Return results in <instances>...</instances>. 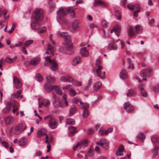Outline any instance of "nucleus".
<instances>
[{
	"instance_id": "7",
	"label": "nucleus",
	"mask_w": 159,
	"mask_h": 159,
	"mask_svg": "<svg viewBox=\"0 0 159 159\" xmlns=\"http://www.w3.org/2000/svg\"><path fill=\"white\" fill-rule=\"evenodd\" d=\"M96 144L103 147L105 150H107L109 148V142L108 140L106 138H102L100 139V141L96 143Z\"/></svg>"
},
{
	"instance_id": "56",
	"label": "nucleus",
	"mask_w": 159,
	"mask_h": 159,
	"mask_svg": "<svg viewBox=\"0 0 159 159\" xmlns=\"http://www.w3.org/2000/svg\"><path fill=\"white\" fill-rule=\"evenodd\" d=\"M102 25L104 28L107 27V22L105 20H103L102 22Z\"/></svg>"
},
{
	"instance_id": "53",
	"label": "nucleus",
	"mask_w": 159,
	"mask_h": 159,
	"mask_svg": "<svg viewBox=\"0 0 159 159\" xmlns=\"http://www.w3.org/2000/svg\"><path fill=\"white\" fill-rule=\"evenodd\" d=\"M46 30V28L45 27L43 26L41 27L39 30L38 31V33L40 34L45 32Z\"/></svg>"
},
{
	"instance_id": "60",
	"label": "nucleus",
	"mask_w": 159,
	"mask_h": 159,
	"mask_svg": "<svg viewBox=\"0 0 159 159\" xmlns=\"http://www.w3.org/2000/svg\"><path fill=\"white\" fill-rule=\"evenodd\" d=\"M72 102L74 103L77 104L79 102H80V101L77 98H74L72 99Z\"/></svg>"
},
{
	"instance_id": "64",
	"label": "nucleus",
	"mask_w": 159,
	"mask_h": 159,
	"mask_svg": "<svg viewBox=\"0 0 159 159\" xmlns=\"http://www.w3.org/2000/svg\"><path fill=\"white\" fill-rule=\"evenodd\" d=\"M154 91L158 92L159 91V84L157 85L156 87L153 88Z\"/></svg>"
},
{
	"instance_id": "34",
	"label": "nucleus",
	"mask_w": 159,
	"mask_h": 159,
	"mask_svg": "<svg viewBox=\"0 0 159 159\" xmlns=\"http://www.w3.org/2000/svg\"><path fill=\"white\" fill-rule=\"evenodd\" d=\"M124 149V147L123 145H120L118 150L116 151V154L117 155L120 156L122 154V152Z\"/></svg>"
},
{
	"instance_id": "24",
	"label": "nucleus",
	"mask_w": 159,
	"mask_h": 159,
	"mask_svg": "<svg viewBox=\"0 0 159 159\" xmlns=\"http://www.w3.org/2000/svg\"><path fill=\"white\" fill-rule=\"evenodd\" d=\"M81 61V57H76L72 62L71 64L73 66H75L80 62Z\"/></svg>"
},
{
	"instance_id": "48",
	"label": "nucleus",
	"mask_w": 159,
	"mask_h": 159,
	"mask_svg": "<svg viewBox=\"0 0 159 159\" xmlns=\"http://www.w3.org/2000/svg\"><path fill=\"white\" fill-rule=\"evenodd\" d=\"M81 143L78 142L76 145L73 147V149L75 151H77L80 149L81 148Z\"/></svg>"
},
{
	"instance_id": "36",
	"label": "nucleus",
	"mask_w": 159,
	"mask_h": 159,
	"mask_svg": "<svg viewBox=\"0 0 159 159\" xmlns=\"http://www.w3.org/2000/svg\"><path fill=\"white\" fill-rule=\"evenodd\" d=\"M14 119L13 117L11 116H8L5 119V123L7 124H10L13 121Z\"/></svg>"
},
{
	"instance_id": "28",
	"label": "nucleus",
	"mask_w": 159,
	"mask_h": 159,
	"mask_svg": "<svg viewBox=\"0 0 159 159\" xmlns=\"http://www.w3.org/2000/svg\"><path fill=\"white\" fill-rule=\"evenodd\" d=\"M51 69L53 71H56L58 69V65L54 60H52V62H51Z\"/></svg>"
},
{
	"instance_id": "20",
	"label": "nucleus",
	"mask_w": 159,
	"mask_h": 159,
	"mask_svg": "<svg viewBox=\"0 0 159 159\" xmlns=\"http://www.w3.org/2000/svg\"><path fill=\"white\" fill-rule=\"evenodd\" d=\"M11 102H9L7 103L6 107L3 108L2 111L3 113L4 114L8 113L11 110Z\"/></svg>"
},
{
	"instance_id": "51",
	"label": "nucleus",
	"mask_w": 159,
	"mask_h": 159,
	"mask_svg": "<svg viewBox=\"0 0 159 159\" xmlns=\"http://www.w3.org/2000/svg\"><path fill=\"white\" fill-rule=\"evenodd\" d=\"M138 138L143 142V140L145 138V136L143 134H141L138 136Z\"/></svg>"
},
{
	"instance_id": "11",
	"label": "nucleus",
	"mask_w": 159,
	"mask_h": 159,
	"mask_svg": "<svg viewBox=\"0 0 159 159\" xmlns=\"http://www.w3.org/2000/svg\"><path fill=\"white\" fill-rule=\"evenodd\" d=\"M21 93V91L20 90H18L16 93H15L11 95V100L17 99H21L23 98V96L20 95Z\"/></svg>"
},
{
	"instance_id": "25",
	"label": "nucleus",
	"mask_w": 159,
	"mask_h": 159,
	"mask_svg": "<svg viewBox=\"0 0 159 159\" xmlns=\"http://www.w3.org/2000/svg\"><path fill=\"white\" fill-rule=\"evenodd\" d=\"M68 129L70 133L69 134V136H71L74 135L77 131H76V128L72 126H70L69 127Z\"/></svg>"
},
{
	"instance_id": "29",
	"label": "nucleus",
	"mask_w": 159,
	"mask_h": 159,
	"mask_svg": "<svg viewBox=\"0 0 159 159\" xmlns=\"http://www.w3.org/2000/svg\"><path fill=\"white\" fill-rule=\"evenodd\" d=\"M28 142L27 139H26L21 137L19 139V144L20 146H23L26 144Z\"/></svg>"
},
{
	"instance_id": "32",
	"label": "nucleus",
	"mask_w": 159,
	"mask_h": 159,
	"mask_svg": "<svg viewBox=\"0 0 159 159\" xmlns=\"http://www.w3.org/2000/svg\"><path fill=\"white\" fill-rule=\"evenodd\" d=\"M128 8L131 10H136L139 8L138 4H136L133 5L131 4H128L127 6Z\"/></svg>"
},
{
	"instance_id": "3",
	"label": "nucleus",
	"mask_w": 159,
	"mask_h": 159,
	"mask_svg": "<svg viewBox=\"0 0 159 159\" xmlns=\"http://www.w3.org/2000/svg\"><path fill=\"white\" fill-rule=\"evenodd\" d=\"M44 88L48 92L52 91L55 90L57 93L61 95L62 92L59 86L56 85H50L48 83H46L44 84Z\"/></svg>"
},
{
	"instance_id": "41",
	"label": "nucleus",
	"mask_w": 159,
	"mask_h": 159,
	"mask_svg": "<svg viewBox=\"0 0 159 159\" xmlns=\"http://www.w3.org/2000/svg\"><path fill=\"white\" fill-rule=\"evenodd\" d=\"M128 34L129 36L132 37L135 34V32H134L133 28L132 27H130L128 30Z\"/></svg>"
},
{
	"instance_id": "63",
	"label": "nucleus",
	"mask_w": 159,
	"mask_h": 159,
	"mask_svg": "<svg viewBox=\"0 0 159 159\" xmlns=\"http://www.w3.org/2000/svg\"><path fill=\"white\" fill-rule=\"evenodd\" d=\"M136 10L135 11H134V16L135 17H137L138 16V15L137 13L138 12H139L140 11V10L139 8L138 9H136Z\"/></svg>"
},
{
	"instance_id": "52",
	"label": "nucleus",
	"mask_w": 159,
	"mask_h": 159,
	"mask_svg": "<svg viewBox=\"0 0 159 159\" xmlns=\"http://www.w3.org/2000/svg\"><path fill=\"white\" fill-rule=\"evenodd\" d=\"M43 102L44 103V105L45 107H48L50 105V101L48 99L43 100Z\"/></svg>"
},
{
	"instance_id": "47",
	"label": "nucleus",
	"mask_w": 159,
	"mask_h": 159,
	"mask_svg": "<svg viewBox=\"0 0 159 159\" xmlns=\"http://www.w3.org/2000/svg\"><path fill=\"white\" fill-rule=\"evenodd\" d=\"M36 79L37 81L39 82L42 81L43 80L42 75L39 74H37L36 75Z\"/></svg>"
},
{
	"instance_id": "18",
	"label": "nucleus",
	"mask_w": 159,
	"mask_h": 159,
	"mask_svg": "<svg viewBox=\"0 0 159 159\" xmlns=\"http://www.w3.org/2000/svg\"><path fill=\"white\" fill-rule=\"evenodd\" d=\"M120 76L122 79L127 78L128 74L127 71L125 70H121L120 73Z\"/></svg>"
},
{
	"instance_id": "21",
	"label": "nucleus",
	"mask_w": 159,
	"mask_h": 159,
	"mask_svg": "<svg viewBox=\"0 0 159 159\" xmlns=\"http://www.w3.org/2000/svg\"><path fill=\"white\" fill-rule=\"evenodd\" d=\"M102 84L101 82L98 81L95 83L93 87V90L95 92L97 91L101 88Z\"/></svg>"
},
{
	"instance_id": "19",
	"label": "nucleus",
	"mask_w": 159,
	"mask_h": 159,
	"mask_svg": "<svg viewBox=\"0 0 159 159\" xmlns=\"http://www.w3.org/2000/svg\"><path fill=\"white\" fill-rule=\"evenodd\" d=\"M81 54L83 57H87L89 54V52L86 49L85 47L81 48L80 50Z\"/></svg>"
},
{
	"instance_id": "54",
	"label": "nucleus",
	"mask_w": 159,
	"mask_h": 159,
	"mask_svg": "<svg viewBox=\"0 0 159 159\" xmlns=\"http://www.w3.org/2000/svg\"><path fill=\"white\" fill-rule=\"evenodd\" d=\"M33 43V40H28L26 41L24 44L25 46H28L29 45Z\"/></svg>"
},
{
	"instance_id": "9",
	"label": "nucleus",
	"mask_w": 159,
	"mask_h": 159,
	"mask_svg": "<svg viewBox=\"0 0 159 159\" xmlns=\"http://www.w3.org/2000/svg\"><path fill=\"white\" fill-rule=\"evenodd\" d=\"M11 106H12L13 109L12 112L13 114H15L19 109V103L15 99L11 100Z\"/></svg>"
},
{
	"instance_id": "33",
	"label": "nucleus",
	"mask_w": 159,
	"mask_h": 159,
	"mask_svg": "<svg viewBox=\"0 0 159 159\" xmlns=\"http://www.w3.org/2000/svg\"><path fill=\"white\" fill-rule=\"evenodd\" d=\"M46 130L44 129H42L39 130L38 132L37 137L40 138L43 135L46 134Z\"/></svg>"
},
{
	"instance_id": "10",
	"label": "nucleus",
	"mask_w": 159,
	"mask_h": 159,
	"mask_svg": "<svg viewBox=\"0 0 159 159\" xmlns=\"http://www.w3.org/2000/svg\"><path fill=\"white\" fill-rule=\"evenodd\" d=\"M97 68L96 70V71L98 76L101 79L104 78L105 76V72L103 71L102 73L101 70L102 69V66H96Z\"/></svg>"
},
{
	"instance_id": "61",
	"label": "nucleus",
	"mask_w": 159,
	"mask_h": 159,
	"mask_svg": "<svg viewBox=\"0 0 159 159\" xmlns=\"http://www.w3.org/2000/svg\"><path fill=\"white\" fill-rule=\"evenodd\" d=\"M4 61L3 60V59L2 58H1L0 60V69L1 70H2V64H4Z\"/></svg>"
},
{
	"instance_id": "43",
	"label": "nucleus",
	"mask_w": 159,
	"mask_h": 159,
	"mask_svg": "<svg viewBox=\"0 0 159 159\" xmlns=\"http://www.w3.org/2000/svg\"><path fill=\"white\" fill-rule=\"evenodd\" d=\"M136 34H139L141 33L142 31V27L139 25H137L135 27Z\"/></svg>"
},
{
	"instance_id": "59",
	"label": "nucleus",
	"mask_w": 159,
	"mask_h": 159,
	"mask_svg": "<svg viewBox=\"0 0 159 159\" xmlns=\"http://www.w3.org/2000/svg\"><path fill=\"white\" fill-rule=\"evenodd\" d=\"M16 27V25L15 24L13 23L12 25V27L11 28L10 30H9L8 32V33L11 34V33L12 32L14 31V30Z\"/></svg>"
},
{
	"instance_id": "49",
	"label": "nucleus",
	"mask_w": 159,
	"mask_h": 159,
	"mask_svg": "<svg viewBox=\"0 0 159 159\" xmlns=\"http://www.w3.org/2000/svg\"><path fill=\"white\" fill-rule=\"evenodd\" d=\"M66 123L67 124L73 125L75 124V120L71 118L67 119L66 120Z\"/></svg>"
},
{
	"instance_id": "37",
	"label": "nucleus",
	"mask_w": 159,
	"mask_h": 159,
	"mask_svg": "<svg viewBox=\"0 0 159 159\" xmlns=\"http://www.w3.org/2000/svg\"><path fill=\"white\" fill-rule=\"evenodd\" d=\"M151 140L152 142L154 143H157L159 144V138L157 135L152 136L151 137Z\"/></svg>"
},
{
	"instance_id": "46",
	"label": "nucleus",
	"mask_w": 159,
	"mask_h": 159,
	"mask_svg": "<svg viewBox=\"0 0 159 159\" xmlns=\"http://www.w3.org/2000/svg\"><path fill=\"white\" fill-rule=\"evenodd\" d=\"M159 146L158 145L156 144L153 150V155L154 156L157 155L158 153Z\"/></svg>"
},
{
	"instance_id": "2",
	"label": "nucleus",
	"mask_w": 159,
	"mask_h": 159,
	"mask_svg": "<svg viewBox=\"0 0 159 159\" xmlns=\"http://www.w3.org/2000/svg\"><path fill=\"white\" fill-rule=\"evenodd\" d=\"M58 35L59 37L63 38L66 42L65 44V49H64L63 50L61 49V51L67 54H71L73 52V46L71 43L70 36L68 35V33L66 32H61V31L58 32Z\"/></svg>"
},
{
	"instance_id": "8",
	"label": "nucleus",
	"mask_w": 159,
	"mask_h": 159,
	"mask_svg": "<svg viewBox=\"0 0 159 159\" xmlns=\"http://www.w3.org/2000/svg\"><path fill=\"white\" fill-rule=\"evenodd\" d=\"M152 71V70L151 68H148L147 69L143 70L141 71V75L142 77L144 78H143V80H147L146 78L145 77H149L150 76Z\"/></svg>"
},
{
	"instance_id": "57",
	"label": "nucleus",
	"mask_w": 159,
	"mask_h": 159,
	"mask_svg": "<svg viewBox=\"0 0 159 159\" xmlns=\"http://www.w3.org/2000/svg\"><path fill=\"white\" fill-rule=\"evenodd\" d=\"M81 143L82 145L85 146H87L88 144V141L86 139H84L82 140L81 141Z\"/></svg>"
},
{
	"instance_id": "22",
	"label": "nucleus",
	"mask_w": 159,
	"mask_h": 159,
	"mask_svg": "<svg viewBox=\"0 0 159 159\" xmlns=\"http://www.w3.org/2000/svg\"><path fill=\"white\" fill-rule=\"evenodd\" d=\"M61 81L63 82H70L73 81V79L70 77V76H62L61 78Z\"/></svg>"
},
{
	"instance_id": "42",
	"label": "nucleus",
	"mask_w": 159,
	"mask_h": 159,
	"mask_svg": "<svg viewBox=\"0 0 159 159\" xmlns=\"http://www.w3.org/2000/svg\"><path fill=\"white\" fill-rule=\"evenodd\" d=\"M47 80L48 81V82L49 84L50 85H52L50 84V83H53L55 81V79L54 78L52 77L50 75H48L46 77Z\"/></svg>"
},
{
	"instance_id": "27",
	"label": "nucleus",
	"mask_w": 159,
	"mask_h": 159,
	"mask_svg": "<svg viewBox=\"0 0 159 159\" xmlns=\"http://www.w3.org/2000/svg\"><path fill=\"white\" fill-rule=\"evenodd\" d=\"M139 89L140 90L141 95L144 97L147 96V93L145 91L144 88L143 87V85L141 84L139 85Z\"/></svg>"
},
{
	"instance_id": "40",
	"label": "nucleus",
	"mask_w": 159,
	"mask_h": 159,
	"mask_svg": "<svg viewBox=\"0 0 159 159\" xmlns=\"http://www.w3.org/2000/svg\"><path fill=\"white\" fill-rule=\"evenodd\" d=\"M80 105H82V108L84 110H88L89 108V105L87 103H84L82 102H80V104L78 105L80 106Z\"/></svg>"
},
{
	"instance_id": "58",
	"label": "nucleus",
	"mask_w": 159,
	"mask_h": 159,
	"mask_svg": "<svg viewBox=\"0 0 159 159\" xmlns=\"http://www.w3.org/2000/svg\"><path fill=\"white\" fill-rule=\"evenodd\" d=\"M106 130H104L102 128H100L99 131V134L103 135H107L105 134Z\"/></svg>"
},
{
	"instance_id": "45",
	"label": "nucleus",
	"mask_w": 159,
	"mask_h": 159,
	"mask_svg": "<svg viewBox=\"0 0 159 159\" xmlns=\"http://www.w3.org/2000/svg\"><path fill=\"white\" fill-rule=\"evenodd\" d=\"M115 14L117 19L119 20L121 18V13L120 11L116 10L115 11Z\"/></svg>"
},
{
	"instance_id": "23",
	"label": "nucleus",
	"mask_w": 159,
	"mask_h": 159,
	"mask_svg": "<svg viewBox=\"0 0 159 159\" xmlns=\"http://www.w3.org/2000/svg\"><path fill=\"white\" fill-rule=\"evenodd\" d=\"M43 58L45 60L44 62V66H48L49 64H51V62H52V60L51 59V56L44 57Z\"/></svg>"
},
{
	"instance_id": "38",
	"label": "nucleus",
	"mask_w": 159,
	"mask_h": 159,
	"mask_svg": "<svg viewBox=\"0 0 159 159\" xmlns=\"http://www.w3.org/2000/svg\"><path fill=\"white\" fill-rule=\"evenodd\" d=\"M53 105L54 107L56 108H58L61 106V102L58 100V99H56L54 100L53 102Z\"/></svg>"
},
{
	"instance_id": "55",
	"label": "nucleus",
	"mask_w": 159,
	"mask_h": 159,
	"mask_svg": "<svg viewBox=\"0 0 159 159\" xmlns=\"http://www.w3.org/2000/svg\"><path fill=\"white\" fill-rule=\"evenodd\" d=\"M89 113L88 110H84L83 113V116L84 118H86L88 116Z\"/></svg>"
},
{
	"instance_id": "26",
	"label": "nucleus",
	"mask_w": 159,
	"mask_h": 159,
	"mask_svg": "<svg viewBox=\"0 0 159 159\" xmlns=\"http://www.w3.org/2000/svg\"><path fill=\"white\" fill-rule=\"evenodd\" d=\"M39 61L40 59L39 58H34L31 60L30 64L33 66H35L39 62Z\"/></svg>"
},
{
	"instance_id": "13",
	"label": "nucleus",
	"mask_w": 159,
	"mask_h": 159,
	"mask_svg": "<svg viewBox=\"0 0 159 159\" xmlns=\"http://www.w3.org/2000/svg\"><path fill=\"white\" fill-rule=\"evenodd\" d=\"M13 82L15 84V87L18 89H19L22 87L21 82L18 78L16 76L13 77Z\"/></svg>"
},
{
	"instance_id": "1",
	"label": "nucleus",
	"mask_w": 159,
	"mask_h": 159,
	"mask_svg": "<svg viewBox=\"0 0 159 159\" xmlns=\"http://www.w3.org/2000/svg\"><path fill=\"white\" fill-rule=\"evenodd\" d=\"M75 10L72 7L66 9H64L62 7L60 8L57 12V19L58 22L60 24H66L67 21L65 16L69 13L70 14L71 16L75 17Z\"/></svg>"
},
{
	"instance_id": "39",
	"label": "nucleus",
	"mask_w": 159,
	"mask_h": 159,
	"mask_svg": "<svg viewBox=\"0 0 159 159\" xmlns=\"http://www.w3.org/2000/svg\"><path fill=\"white\" fill-rule=\"evenodd\" d=\"M67 98V95L66 94H64L62 98V103L66 106L68 105Z\"/></svg>"
},
{
	"instance_id": "35",
	"label": "nucleus",
	"mask_w": 159,
	"mask_h": 159,
	"mask_svg": "<svg viewBox=\"0 0 159 159\" xmlns=\"http://www.w3.org/2000/svg\"><path fill=\"white\" fill-rule=\"evenodd\" d=\"M76 110V109L74 105H72L71 106L70 108V113H69V116H72L74 114Z\"/></svg>"
},
{
	"instance_id": "14",
	"label": "nucleus",
	"mask_w": 159,
	"mask_h": 159,
	"mask_svg": "<svg viewBox=\"0 0 159 159\" xmlns=\"http://www.w3.org/2000/svg\"><path fill=\"white\" fill-rule=\"evenodd\" d=\"M34 21L31 23V27L32 29L35 30H38L41 26L40 23L39 21Z\"/></svg>"
},
{
	"instance_id": "12",
	"label": "nucleus",
	"mask_w": 159,
	"mask_h": 159,
	"mask_svg": "<svg viewBox=\"0 0 159 159\" xmlns=\"http://www.w3.org/2000/svg\"><path fill=\"white\" fill-rule=\"evenodd\" d=\"M124 108L126 112H128L133 111L134 109L133 106L130 104L129 102H128L124 104Z\"/></svg>"
},
{
	"instance_id": "50",
	"label": "nucleus",
	"mask_w": 159,
	"mask_h": 159,
	"mask_svg": "<svg viewBox=\"0 0 159 159\" xmlns=\"http://www.w3.org/2000/svg\"><path fill=\"white\" fill-rule=\"evenodd\" d=\"M69 90V93L71 96H74L76 94V92L73 89L71 88Z\"/></svg>"
},
{
	"instance_id": "4",
	"label": "nucleus",
	"mask_w": 159,
	"mask_h": 159,
	"mask_svg": "<svg viewBox=\"0 0 159 159\" xmlns=\"http://www.w3.org/2000/svg\"><path fill=\"white\" fill-rule=\"evenodd\" d=\"M43 10L40 8H37L35 10L33 15V19L35 21H40L43 19Z\"/></svg>"
},
{
	"instance_id": "16",
	"label": "nucleus",
	"mask_w": 159,
	"mask_h": 159,
	"mask_svg": "<svg viewBox=\"0 0 159 159\" xmlns=\"http://www.w3.org/2000/svg\"><path fill=\"white\" fill-rule=\"evenodd\" d=\"M117 46L114 42L112 41L108 45L107 49L111 50H115L117 49Z\"/></svg>"
},
{
	"instance_id": "6",
	"label": "nucleus",
	"mask_w": 159,
	"mask_h": 159,
	"mask_svg": "<svg viewBox=\"0 0 159 159\" xmlns=\"http://www.w3.org/2000/svg\"><path fill=\"white\" fill-rule=\"evenodd\" d=\"M26 126L23 128V125L22 123L19 124L15 128L14 127L13 133L15 134L18 135L22 133L26 128Z\"/></svg>"
},
{
	"instance_id": "17",
	"label": "nucleus",
	"mask_w": 159,
	"mask_h": 159,
	"mask_svg": "<svg viewBox=\"0 0 159 159\" xmlns=\"http://www.w3.org/2000/svg\"><path fill=\"white\" fill-rule=\"evenodd\" d=\"M54 47L51 46L50 44H48L47 47L46 54L51 53L52 55H54Z\"/></svg>"
},
{
	"instance_id": "44",
	"label": "nucleus",
	"mask_w": 159,
	"mask_h": 159,
	"mask_svg": "<svg viewBox=\"0 0 159 159\" xmlns=\"http://www.w3.org/2000/svg\"><path fill=\"white\" fill-rule=\"evenodd\" d=\"M136 95V93L132 89H130L128 91L126 95L128 97H130L134 96Z\"/></svg>"
},
{
	"instance_id": "15",
	"label": "nucleus",
	"mask_w": 159,
	"mask_h": 159,
	"mask_svg": "<svg viewBox=\"0 0 159 159\" xmlns=\"http://www.w3.org/2000/svg\"><path fill=\"white\" fill-rule=\"evenodd\" d=\"M80 23V21L78 20H74L72 24V27L73 30H78L80 29V28L78 26Z\"/></svg>"
},
{
	"instance_id": "62",
	"label": "nucleus",
	"mask_w": 159,
	"mask_h": 159,
	"mask_svg": "<svg viewBox=\"0 0 159 159\" xmlns=\"http://www.w3.org/2000/svg\"><path fill=\"white\" fill-rule=\"evenodd\" d=\"M2 144L6 148H8L9 147L8 143L5 142H2Z\"/></svg>"
},
{
	"instance_id": "5",
	"label": "nucleus",
	"mask_w": 159,
	"mask_h": 159,
	"mask_svg": "<svg viewBox=\"0 0 159 159\" xmlns=\"http://www.w3.org/2000/svg\"><path fill=\"white\" fill-rule=\"evenodd\" d=\"M49 118H50L48 124L49 127L52 129L56 128L58 125L56 120L54 118L51 117L50 116H48L45 117L44 119L46 120Z\"/></svg>"
},
{
	"instance_id": "30",
	"label": "nucleus",
	"mask_w": 159,
	"mask_h": 159,
	"mask_svg": "<svg viewBox=\"0 0 159 159\" xmlns=\"http://www.w3.org/2000/svg\"><path fill=\"white\" fill-rule=\"evenodd\" d=\"M113 30L115 31L116 35L118 37L120 33V25H116L113 28Z\"/></svg>"
},
{
	"instance_id": "31",
	"label": "nucleus",
	"mask_w": 159,
	"mask_h": 159,
	"mask_svg": "<svg viewBox=\"0 0 159 159\" xmlns=\"http://www.w3.org/2000/svg\"><path fill=\"white\" fill-rule=\"evenodd\" d=\"M94 6L96 7L99 6L106 7V5L103 2L100 0H96L94 2Z\"/></svg>"
}]
</instances>
